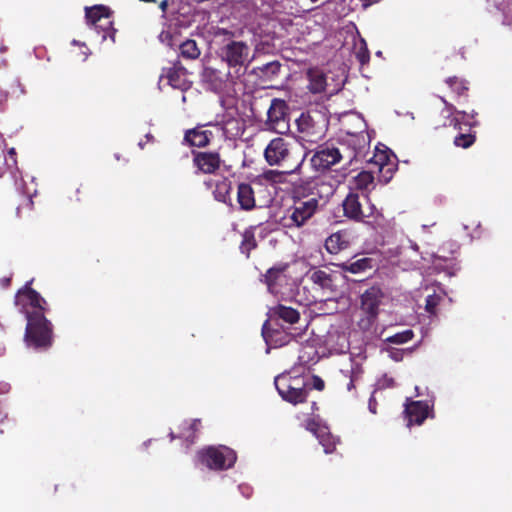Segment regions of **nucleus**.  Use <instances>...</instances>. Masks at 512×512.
<instances>
[{"instance_id":"f257e3e1","label":"nucleus","mask_w":512,"mask_h":512,"mask_svg":"<svg viewBox=\"0 0 512 512\" xmlns=\"http://www.w3.org/2000/svg\"><path fill=\"white\" fill-rule=\"evenodd\" d=\"M332 194V185L321 179L300 180L292 188V204L285 209L280 223L288 229L304 227L326 206Z\"/></svg>"},{"instance_id":"f03ea898","label":"nucleus","mask_w":512,"mask_h":512,"mask_svg":"<svg viewBox=\"0 0 512 512\" xmlns=\"http://www.w3.org/2000/svg\"><path fill=\"white\" fill-rule=\"evenodd\" d=\"M198 460L210 470L223 471L234 466L237 461L236 452L225 445L209 446L197 453Z\"/></svg>"},{"instance_id":"7ed1b4c3","label":"nucleus","mask_w":512,"mask_h":512,"mask_svg":"<svg viewBox=\"0 0 512 512\" xmlns=\"http://www.w3.org/2000/svg\"><path fill=\"white\" fill-rule=\"evenodd\" d=\"M300 152L292 149L291 143L282 137L272 139L264 150V158L270 166L294 164Z\"/></svg>"},{"instance_id":"20e7f679","label":"nucleus","mask_w":512,"mask_h":512,"mask_svg":"<svg viewBox=\"0 0 512 512\" xmlns=\"http://www.w3.org/2000/svg\"><path fill=\"white\" fill-rule=\"evenodd\" d=\"M346 150L347 154L344 156L341 150L337 147L321 145L311 157V165L317 171L324 172L329 170L333 165L339 163L344 157L351 162L357 156L356 149L353 148L352 150H349L346 148Z\"/></svg>"},{"instance_id":"39448f33","label":"nucleus","mask_w":512,"mask_h":512,"mask_svg":"<svg viewBox=\"0 0 512 512\" xmlns=\"http://www.w3.org/2000/svg\"><path fill=\"white\" fill-rule=\"evenodd\" d=\"M288 110L289 107L285 100L272 99L265 122L267 128L279 134L285 133L289 129Z\"/></svg>"},{"instance_id":"423d86ee","label":"nucleus","mask_w":512,"mask_h":512,"mask_svg":"<svg viewBox=\"0 0 512 512\" xmlns=\"http://www.w3.org/2000/svg\"><path fill=\"white\" fill-rule=\"evenodd\" d=\"M299 138L306 143L316 144L325 135L323 125L314 120L309 113H302L296 120Z\"/></svg>"},{"instance_id":"0eeeda50","label":"nucleus","mask_w":512,"mask_h":512,"mask_svg":"<svg viewBox=\"0 0 512 512\" xmlns=\"http://www.w3.org/2000/svg\"><path fill=\"white\" fill-rule=\"evenodd\" d=\"M53 324L44 314L34 311V349H49L53 344Z\"/></svg>"},{"instance_id":"6e6552de","label":"nucleus","mask_w":512,"mask_h":512,"mask_svg":"<svg viewBox=\"0 0 512 512\" xmlns=\"http://www.w3.org/2000/svg\"><path fill=\"white\" fill-rule=\"evenodd\" d=\"M15 304L26 317L24 340L29 347L32 344V280L27 281L24 288L18 291Z\"/></svg>"},{"instance_id":"1a4fd4ad","label":"nucleus","mask_w":512,"mask_h":512,"mask_svg":"<svg viewBox=\"0 0 512 512\" xmlns=\"http://www.w3.org/2000/svg\"><path fill=\"white\" fill-rule=\"evenodd\" d=\"M249 46L243 41L231 40L221 48V58L229 67H242L248 61Z\"/></svg>"},{"instance_id":"9d476101","label":"nucleus","mask_w":512,"mask_h":512,"mask_svg":"<svg viewBox=\"0 0 512 512\" xmlns=\"http://www.w3.org/2000/svg\"><path fill=\"white\" fill-rule=\"evenodd\" d=\"M359 192L351 190L343 200L342 207L344 216L355 222H367L365 219L373 216L376 210L374 205L368 207V213L362 208Z\"/></svg>"},{"instance_id":"9b49d317","label":"nucleus","mask_w":512,"mask_h":512,"mask_svg":"<svg viewBox=\"0 0 512 512\" xmlns=\"http://www.w3.org/2000/svg\"><path fill=\"white\" fill-rule=\"evenodd\" d=\"M192 156L194 167L203 174H217L224 163L217 151H192Z\"/></svg>"},{"instance_id":"f8f14e48","label":"nucleus","mask_w":512,"mask_h":512,"mask_svg":"<svg viewBox=\"0 0 512 512\" xmlns=\"http://www.w3.org/2000/svg\"><path fill=\"white\" fill-rule=\"evenodd\" d=\"M290 265L288 263H277L269 268L266 273L261 274L260 282L267 286V289L272 294H277L284 285L288 283V270Z\"/></svg>"},{"instance_id":"ddd939ff","label":"nucleus","mask_w":512,"mask_h":512,"mask_svg":"<svg viewBox=\"0 0 512 512\" xmlns=\"http://www.w3.org/2000/svg\"><path fill=\"white\" fill-rule=\"evenodd\" d=\"M261 332L265 342L274 348L289 344L295 337L292 333L284 330L282 326H275L270 321L263 323Z\"/></svg>"},{"instance_id":"4468645a","label":"nucleus","mask_w":512,"mask_h":512,"mask_svg":"<svg viewBox=\"0 0 512 512\" xmlns=\"http://www.w3.org/2000/svg\"><path fill=\"white\" fill-rule=\"evenodd\" d=\"M384 293L378 286L368 288L361 295V309L369 319H375L379 314V306L382 303Z\"/></svg>"},{"instance_id":"2eb2a0df","label":"nucleus","mask_w":512,"mask_h":512,"mask_svg":"<svg viewBox=\"0 0 512 512\" xmlns=\"http://www.w3.org/2000/svg\"><path fill=\"white\" fill-rule=\"evenodd\" d=\"M206 125H197L192 129L185 131L183 141L189 146L204 148L210 144L214 138L212 131L205 129Z\"/></svg>"},{"instance_id":"dca6fc26","label":"nucleus","mask_w":512,"mask_h":512,"mask_svg":"<svg viewBox=\"0 0 512 512\" xmlns=\"http://www.w3.org/2000/svg\"><path fill=\"white\" fill-rule=\"evenodd\" d=\"M279 320L292 325L300 320V313L292 307L278 304L269 309L268 319L266 321H270V323L275 324V326H281L278 323Z\"/></svg>"},{"instance_id":"f3484780","label":"nucleus","mask_w":512,"mask_h":512,"mask_svg":"<svg viewBox=\"0 0 512 512\" xmlns=\"http://www.w3.org/2000/svg\"><path fill=\"white\" fill-rule=\"evenodd\" d=\"M443 103L445 104L447 110L451 114H455V116L450 120V125L453 126L456 130H462V125L468 126L470 129L478 126V121L476 120V116L478 113L474 110L471 113H466L465 111L457 110L456 107L448 103L444 98H441Z\"/></svg>"},{"instance_id":"a211bd4d","label":"nucleus","mask_w":512,"mask_h":512,"mask_svg":"<svg viewBox=\"0 0 512 512\" xmlns=\"http://www.w3.org/2000/svg\"><path fill=\"white\" fill-rule=\"evenodd\" d=\"M305 161V155L298 156L294 164L287 166L286 170H267L263 173V178L273 184H283L286 182L287 175L302 173V166Z\"/></svg>"},{"instance_id":"6ab92c4d","label":"nucleus","mask_w":512,"mask_h":512,"mask_svg":"<svg viewBox=\"0 0 512 512\" xmlns=\"http://www.w3.org/2000/svg\"><path fill=\"white\" fill-rule=\"evenodd\" d=\"M275 387L281 398L296 406L307 401L309 390H302L299 387L286 385L285 381H274Z\"/></svg>"},{"instance_id":"aec40b11","label":"nucleus","mask_w":512,"mask_h":512,"mask_svg":"<svg viewBox=\"0 0 512 512\" xmlns=\"http://www.w3.org/2000/svg\"><path fill=\"white\" fill-rule=\"evenodd\" d=\"M430 407L425 401H409L405 405V416L408 426L412 424L421 425L429 416Z\"/></svg>"},{"instance_id":"412c9836","label":"nucleus","mask_w":512,"mask_h":512,"mask_svg":"<svg viewBox=\"0 0 512 512\" xmlns=\"http://www.w3.org/2000/svg\"><path fill=\"white\" fill-rule=\"evenodd\" d=\"M187 70L182 66L180 61H176L172 67H170L165 77L171 87L186 91L191 87V82L187 78Z\"/></svg>"},{"instance_id":"4be33fe9","label":"nucleus","mask_w":512,"mask_h":512,"mask_svg":"<svg viewBox=\"0 0 512 512\" xmlns=\"http://www.w3.org/2000/svg\"><path fill=\"white\" fill-rule=\"evenodd\" d=\"M237 202L241 210L251 211L256 207L255 193L248 183H240L237 186Z\"/></svg>"},{"instance_id":"5701e85b","label":"nucleus","mask_w":512,"mask_h":512,"mask_svg":"<svg viewBox=\"0 0 512 512\" xmlns=\"http://www.w3.org/2000/svg\"><path fill=\"white\" fill-rule=\"evenodd\" d=\"M335 266L339 267L343 272L359 274L373 269L375 266V261L372 258L363 257L356 259L355 261L337 263Z\"/></svg>"},{"instance_id":"b1692460","label":"nucleus","mask_w":512,"mask_h":512,"mask_svg":"<svg viewBox=\"0 0 512 512\" xmlns=\"http://www.w3.org/2000/svg\"><path fill=\"white\" fill-rule=\"evenodd\" d=\"M348 233L346 231H337L332 233L325 240V248L330 254H337L349 247Z\"/></svg>"},{"instance_id":"393cba45","label":"nucleus","mask_w":512,"mask_h":512,"mask_svg":"<svg viewBox=\"0 0 512 512\" xmlns=\"http://www.w3.org/2000/svg\"><path fill=\"white\" fill-rule=\"evenodd\" d=\"M307 78L309 80L308 89L314 94L322 93L326 89V75L325 73L317 68H309L307 70Z\"/></svg>"},{"instance_id":"a878e982","label":"nucleus","mask_w":512,"mask_h":512,"mask_svg":"<svg viewBox=\"0 0 512 512\" xmlns=\"http://www.w3.org/2000/svg\"><path fill=\"white\" fill-rule=\"evenodd\" d=\"M373 182L374 176L371 172L361 171L353 178L354 188L352 190L357 192L360 191V195H362V197L368 201L369 197L367 192L369 190V186L373 185Z\"/></svg>"},{"instance_id":"bb28decb","label":"nucleus","mask_w":512,"mask_h":512,"mask_svg":"<svg viewBox=\"0 0 512 512\" xmlns=\"http://www.w3.org/2000/svg\"><path fill=\"white\" fill-rule=\"evenodd\" d=\"M281 67L282 64L279 61L274 60L254 68V72L261 79L272 80L279 75Z\"/></svg>"},{"instance_id":"cd10ccee","label":"nucleus","mask_w":512,"mask_h":512,"mask_svg":"<svg viewBox=\"0 0 512 512\" xmlns=\"http://www.w3.org/2000/svg\"><path fill=\"white\" fill-rule=\"evenodd\" d=\"M231 189L232 183L228 178L224 177L223 179L218 180L213 191L214 198L219 202L227 204L231 200Z\"/></svg>"},{"instance_id":"c85d7f7f","label":"nucleus","mask_w":512,"mask_h":512,"mask_svg":"<svg viewBox=\"0 0 512 512\" xmlns=\"http://www.w3.org/2000/svg\"><path fill=\"white\" fill-rule=\"evenodd\" d=\"M112 14L111 10L104 5H96L85 9V18L91 26L100 22L103 17Z\"/></svg>"},{"instance_id":"c756f323","label":"nucleus","mask_w":512,"mask_h":512,"mask_svg":"<svg viewBox=\"0 0 512 512\" xmlns=\"http://www.w3.org/2000/svg\"><path fill=\"white\" fill-rule=\"evenodd\" d=\"M316 437L319 443L323 446L326 454L333 453L336 449V445L339 442L325 427V429H318L316 431Z\"/></svg>"},{"instance_id":"7c9ffc66","label":"nucleus","mask_w":512,"mask_h":512,"mask_svg":"<svg viewBox=\"0 0 512 512\" xmlns=\"http://www.w3.org/2000/svg\"><path fill=\"white\" fill-rule=\"evenodd\" d=\"M94 29L100 34L102 33V40H106L108 37L115 41L116 29L113 28L112 14L103 17L102 20L93 25Z\"/></svg>"},{"instance_id":"2f4dec72","label":"nucleus","mask_w":512,"mask_h":512,"mask_svg":"<svg viewBox=\"0 0 512 512\" xmlns=\"http://www.w3.org/2000/svg\"><path fill=\"white\" fill-rule=\"evenodd\" d=\"M257 248V241L254 234V227H249L242 233V241L239 249L248 258L252 250Z\"/></svg>"},{"instance_id":"473e14b6","label":"nucleus","mask_w":512,"mask_h":512,"mask_svg":"<svg viewBox=\"0 0 512 512\" xmlns=\"http://www.w3.org/2000/svg\"><path fill=\"white\" fill-rule=\"evenodd\" d=\"M203 81L209 86V89L218 92L222 90L224 80L219 72L212 68H206L203 73Z\"/></svg>"},{"instance_id":"72a5a7b5","label":"nucleus","mask_w":512,"mask_h":512,"mask_svg":"<svg viewBox=\"0 0 512 512\" xmlns=\"http://www.w3.org/2000/svg\"><path fill=\"white\" fill-rule=\"evenodd\" d=\"M201 54L195 40L187 39L179 46V55L186 60H195Z\"/></svg>"},{"instance_id":"f704fd0d","label":"nucleus","mask_w":512,"mask_h":512,"mask_svg":"<svg viewBox=\"0 0 512 512\" xmlns=\"http://www.w3.org/2000/svg\"><path fill=\"white\" fill-rule=\"evenodd\" d=\"M274 381H285L288 386L299 387L302 390H311L304 377L292 376L291 372L278 375Z\"/></svg>"},{"instance_id":"c9c22d12","label":"nucleus","mask_w":512,"mask_h":512,"mask_svg":"<svg viewBox=\"0 0 512 512\" xmlns=\"http://www.w3.org/2000/svg\"><path fill=\"white\" fill-rule=\"evenodd\" d=\"M446 84L450 89L456 93L458 97H466L469 90L468 82L464 79H460L456 76L449 77L446 79Z\"/></svg>"},{"instance_id":"e433bc0d","label":"nucleus","mask_w":512,"mask_h":512,"mask_svg":"<svg viewBox=\"0 0 512 512\" xmlns=\"http://www.w3.org/2000/svg\"><path fill=\"white\" fill-rule=\"evenodd\" d=\"M200 424V420H193L190 423H185V427L183 428V432H181L178 436H175L173 432L170 433L171 440L175 438H185L189 444L194 442L195 433L198 430V426Z\"/></svg>"},{"instance_id":"4c0bfd02","label":"nucleus","mask_w":512,"mask_h":512,"mask_svg":"<svg viewBox=\"0 0 512 512\" xmlns=\"http://www.w3.org/2000/svg\"><path fill=\"white\" fill-rule=\"evenodd\" d=\"M310 279L314 284L319 285L322 289H329L333 285L331 274L323 270L314 271L311 274Z\"/></svg>"},{"instance_id":"58836bf2","label":"nucleus","mask_w":512,"mask_h":512,"mask_svg":"<svg viewBox=\"0 0 512 512\" xmlns=\"http://www.w3.org/2000/svg\"><path fill=\"white\" fill-rule=\"evenodd\" d=\"M459 133L454 137V145L459 148L467 149L471 147L476 141L475 133L468 132L463 133L462 130H458Z\"/></svg>"},{"instance_id":"ea45409f","label":"nucleus","mask_w":512,"mask_h":512,"mask_svg":"<svg viewBox=\"0 0 512 512\" xmlns=\"http://www.w3.org/2000/svg\"><path fill=\"white\" fill-rule=\"evenodd\" d=\"M414 337V332L411 329L404 330L402 332L395 333L385 339L386 342L392 344H404L411 341Z\"/></svg>"},{"instance_id":"a19ab883","label":"nucleus","mask_w":512,"mask_h":512,"mask_svg":"<svg viewBox=\"0 0 512 512\" xmlns=\"http://www.w3.org/2000/svg\"><path fill=\"white\" fill-rule=\"evenodd\" d=\"M356 58L361 65L368 64L370 61V52L364 40L361 41L360 46L357 48Z\"/></svg>"},{"instance_id":"79ce46f5","label":"nucleus","mask_w":512,"mask_h":512,"mask_svg":"<svg viewBox=\"0 0 512 512\" xmlns=\"http://www.w3.org/2000/svg\"><path fill=\"white\" fill-rule=\"evenodd\" d=\"M47 302L46 300L34 290V311H38L42 313L46 310Z\"/></svg>"},{"instance_id":"37998d69","label":"nucleus","mask_w":512,"mask_h":512,"mask_svg":"<svg viewBox=\"0 0 512 512\" xmlns=\"http://www.w3.org/2000/svg\"><path fill=\"white\" fill-rule=\"evenodd\" d=\"M438 302H439V297L438 296H436V295H429L426 298V305H425V308H426L427 312H429L430 314H435Z\"/></svg>"},{"instance_id":"c03bdc74","label":"nucleus","mask_w":512,"mask_h":512,"mask_svg":"<svg viewBox=\"0 0 512 512\" xmlns=\"http://www.w3.org/2000/svg\"><path fill=\"white\" fill-rule=\"evenodd\" d=\"M312 387L318 391H323L325 388V382L318 375H313L312 376Z\"/></svg>"},{"instance_id":"a18cd8bd","label":"nucleus","mask_w":512,"mask_h":512,"mask_svg":"<svg viewBox=\"0 0 512 512\" xmlns=\"http://www.w3.org/2000/svg\"><path fill=\"white\" fill-rule=\"evenodd\" d=\"M306 429L316 436V431L318 429H325V427H321L317 422L312 420L307 423Z\"/></svg>"},{"instance_id":"49530a36","label":"nucleus","mask_w":512,"mask_h":512,"mask_svg":"<svg viewBox=\"0 0 512 512\" xmlns=\"http://www.w3.org/2000/svg\"><path fill=\"white\" fill-rule=\"evenodd\" d=\"M215 35L216 36H225V37H228V38H232L234 36V33L225 29V28H218L217 31L215 32Z\"/></svg>"},{"instance_id":"de8ad7c7","label":"nucleus","mask_w":512,"mask_h":512,"mask_svg":"<svg viewBox=\"0 0 512 512\" xmlns=\"http://www.w3.org/2000/svg\"><path fill=\"white\" fill-rule=\"evenodd\" d=\"M358 377H359V374H358V373H356V372H354V371H352V375H351V377H350V381H349V383L347 384V389H348L349 391H351L352 389H354V388H355L354 382L358 379Z\"/></svg>"},{"instance_id":"09e8293b","label":"nucleus","mask_w":512,"mask_h":512,"mask_svg":"<svg viewBox=\"0 0 512 512\" xmlns=\"http://www.w3.org/2000/svg\"><path fill=\"white\" fill-rule=\"evenodd\" d=\"M376 407H377V402L376 400L371 397L369 399V410L373 413V414H376Z\"/></svg>"},{"instance_id":"8fccbe9b","label":"nucleus","mask_w":512,"mask_h":512,"mask_svg":"<svg viewBox=\"0 0 512 512\" xmlns=\"http://www.w3.org/2000/svg\"><path fill=\"white\" fill-rule=\"evenodd\" d=\"M167 5H168V2L167 0H163L161 3H160V8L163 12L166 11V8H167Z\"/></svg>"},{"instance_id":"3c124183","label":"nucleus","mask_w":512,"mask_h":512,"mask_svg":"<svg viewBox=\"0 0 512 512\" xmlns=\"http://www.w3.org/2000/svg\"><path fill=\"white\" fill-rule=\"evenodd\" d=\"M359 140H360L359 136H357V135H351V137H350V141L353 142V143H356Z\"/></svg>"},{"instance_id":"603ef678","label":"nucleus","mask_w":512,"mask_h":512,"mask_svg":"<svg viewBox=\"0 0 512 512\" xmlns=\"http://www.w3.org/2000/svg\"><path fill=\"white\" fill-rule=\"evenodd\" d=\"M364 7L370 6L373 2L371 0H360Z\"/></svg>"},{"instance_id":"864d4df0","label":"nucleus","mask_w":512,"mask_h":512,"mask_svg":"<svg viewBox=\"0 0 512 512\" xmlns=\"http://www.w3.org/2000/svg\"><path fill=\"white\" fill-rule=\"evenodd\" d=\"M316 410H318V405H317V403H316V402H312V405H311V411H312V413H313L314 411H316Z\"/></svg>"},{"instance_id":"5fc2aeb1","label":"nucleus","mask_w":512,"mask_h":512,"mask_svg":"<svg viewBox=\"0 0 512 512\" xmlns=\"http://www.w3.org/2000/svg\"><path fill=\"white\" fill-rule=\"evenodd\" d=\"M399 355H400V353L396 352L395 354L392 355V357H393L394 360H399L400 359Z\"/></svg>"},{"instance_id":"6e6d98bb","label":"nucleus","mask_w":512,"mask_h":512,"mask_svg":"<svg viewBox=\"0 0 512 512\" xmlns=\"http://www.w3.org/2000/svg\"><path fill=\"white\" fill-rule=\"evenodd\" d=\"M80 193V188L76 189V201H80L81 199L78 197V194Z\"/></svg>"},{"instance_id":"4d7b16f0","label":"nucleus","mask_w":512,"mask_h":512,"mask_svg":"<svg viewBox=\"0 0 512 512\" xmlns=\"http://www.w3.org/2000/svg\"><path fill=\"white\" fill-rule=\"evenodd\" d=\"M146 138L148 139V141H150V140H152V139H153V136H152V135H150V134H147V135H146Z\"/></svg>"},{"instance_id":"13d9d810","label":"nucleus","mask_w":512,"mask_h":512,"mask_svg":"<svg viewBox=\"0 0 512 512\" xmlns=\"http://www.w3.org/2000/svg\"><path fill=\"white\" fill-rule=\"evenodd\" d=\"M9 154H10V155H14V154H15V151H14V149H13V148L9 151Z\"/></svg>"}]
</instances>
